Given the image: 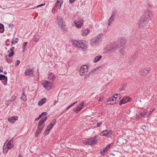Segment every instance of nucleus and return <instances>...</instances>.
<instances>
[{
  "mask_svg": "<svg viewBox=\"0 0 157 157\" xmlns=\"http://www.w3.org/2000/svg\"><path fill=\"white\" fill-rule=\"evenodd\" d=\"M102 36V33H100L96 37H94L92 38L90 41L91 46L93 47L98 45L101 40Z\"/></svg>",
  "mask_w": 157,
  "mask_h": 157,
  "instance_id": "nucleus-1",
  "label": "nucleus"
},
{
  "mask_svg": "<svg viewBox=\"0 0 157 157\" xmlns=\"http://www.w3.org/2000/svg\"><path fill=\"white\" fill-rule=\"evenodd\" d=\"M118 43L114 42L113 44H109V48H108L107 52L108 53H110L115 51L117 48H119L117 45Z\"/></svg>",
  "mask_w": 157,
  "mask_h": 157,
  "instance_id": "nucleus-2",
  "label": "nucleus"
},
{
  "mask_svg": "<svg viewBox=\"0 0 157 157\" xmlns=\"http://www.w3.org/2000/svg\"><path fill=\"white\" fill-rule=\"evenodd\" d=\"M41 84L47 90H51L54 87V85L52 82H49L47 80L42 81Z\"/></svg>",
  "mask_w": 157,
  "mask_h": 157,
  "instance_id": "nucleus-3",
  "label": "nucleus"
},
{
  "mask_svg": "<svg viewBox=\"0 0 157 157\" xmlns=\"http://www.w3.org/2000/svg\"><path fill=\"white\" fill-rule=\"evenodd\" d=\"M56 123V120L55 119H53L51 121L50 124L47 126V128L44 132L45 136L47 135L48 134L50 131Z\"/></svg>",
  "mask_w": 157,
  "mask_h": 157,
  "instance_id": "nucleus-4",
  "label": "nucleus"
},
{
  "mask_svg": "<svg viewBox=\"0 0 157 157\" xmlns=\"http://www.w3.org/2000/svg\"><path fill=\"white\" fill-rule=\"evenodd\" d=\"M151 13L148 10H146L141 18L148 22L151 19Z\"/></svg>",
  "mask_w": 157,
  "mask_h": 157,
  "instance_id": "nucleus-5",
  "label": "nucleus"
},
{
  "mask_svg": "<svg viewBox=\"0 0 157 157\" xmlns=\"http://www.w3.org/2000/svg\"><path fill=\"white\" fill-rule=\"evenodd\" d=\"M88 71V67L86 65H82L79 70V74L82 76L86 75Z\"/></svg>",
  "mask_w": 157,
  "mask_h": 157,
  "instance_id": "nucleus-6",
  "label": "nucleus"
},
{
  "mask_svg": "<svg viewBox=\"0 0 157 157\" xmlns=\"http://www.w3.org/2000/svg\"><path fill=\"white\" fill-rule=\"evenodd\" d=\"M148 21H146V20L143 19L142 18H140L139 22V26L140 28L141 29H143L146 26L148 25Z\"/></svg>",
  "mask_w": 157,
  "mask_h": 157,
  "instance_id": "nucleus-7",
  "label": "nucleus"
},
{
  "mask_svg": "<svg viewBox=\"0 0 157 157\" xmlns=\"http://www.w3.org/2000/svg\"><path fill=\"white\" fill-rule=\"evenodd\" d=\"M131 100V98L129 96H125L120 101L119 105H121L122 104H124L128 101H130Z\"/></svg>",
  "mask_w": 157,
  "mask_h": 157,
  "instance_id": "nucleus-8",
  "label": "nucleus"
},
{
  "mask_svg": "<svg viewBox=\"0 0 157 157\" xmlns=\"http://www.w3.org/2000/svg\"><path fill=\"white\" fill-rule=\"evenodd\" d=\"M115 42L118 43L117 45L119 48L125 44L126 42V40L124 37H121L119 39L118 41H116Z\"/></svg>",
  "mask_w": 157,
  "mask_h": 157,
  "instance_id": "nucleus-9",
  "label": "nucleus"
},
{
  "mask_svg": "<svg viewBox=\"0 0 157 157\" xmlns=\"http://www.w3.org/2000/svg\"><path fill=\"white\" fill-rule=\"evenodd\" d=\"M151 70V67L146 68L145 69H142L140 71V74L142 75L145 76L147 75L148 73L150 72Z\"/></svg>",
  "mask_w": 157,
  "mask_h": 157,
  "instance_id": "nucleus-10",
  "label": "nucleus"
},
{
  "mask_svg": "<svg viewBox=\"0 0 157 157\" xmlns=\"http://www.w3.org/2000/svg\"><path fill=\"white\" fill-rule=\"evenodd\" d=\"M48 119L47 117H45L43 119H41L38 123V125L37 128H39L43 129L44 127H43V124Z\"/></svg>",
  "mask_w": 157,
  "mask_h": 157,
  "instance_id": "nucleus-11",
  "label": "nucleus"
},
{
  "mask_svg": "<svg viewBox=\"0 0 157 157\" xmlns=\"http://www.w3.org/2000/svg\"><path fill=\"white\" fill-rule=\"evenodd\" d=\"M112 131L109 130H104L101 132L100 135L102 136L109 137L112 134Z\"/></svg>",
  "mask_w": 157,
  "mask_h": 157,
  "instance_id": "nucleus-12",
  "label": "nucleus"
},
{
  "mask_svg": "<svg viewBox=\"0 0 157 157\" xmlns=\"http://www.w3.org/2000/svg\"><path fill=\"white\" fill-rule=\"evenodd\" d=\"M147 113V111L145 110L141 112L140 114H136V118L137 120H139L142 118L144 117Z\"/></svg>",
  "mask_w": 157,
  "mask_h": 157,
  "instance_id": "nucleus-13",
  "label": "nucleus"
},
{
  "mask_svg": "<svg viewBox=\"0 0 157 157\" xmlns=\"http://www.w3.org/2000/svg\"><path fill=\"white\" fill-rule=\"evenodd\" d=\"M97 136H95L93 137L90 139H88L89 140V145H92L95 144L97 143L98 140L97 139Z\"/></svg>",
  "mask_w": 157,
  "mask_h": 157,
  "instance_id": "nucleus-14",
  "label": "nucleus"
},
{
  "mask_svg": "<svg viewBox=\"0 0 157 157\" xmlns=\"http://www.w3.org/2000/svg\"><path fill=\"white\" fill-rule=\"evenodd\" d=\"M75 44L77 47L80 48L82 49L85 48L86 46L84 44L82 41H76L75 42Z\"/></svg>",
  "mask_w": 157,
  "mask_h": 157,
  "instance_id": "nucleus-15",
  "label": "nucleus"
},
{
  "mask_svg": "<svg viewBox=\"0 0 157 157\" xmlns=\"http://www.w3.org/2000/svg\"><path fill=\"white\" fill-rule=\"evenodd\" d=\"M83 21L82 20H80L79 21H78L77 22L74 21V23L75 25H73V26H76L78 28H81L82 25H83Z\"/></svg>",
  "mask_w": 157,
  "mask_h": 157,
  "instance_id": "nucleus-16",
  "label": "nucleus"
},
{
  "mask_svg": "<svg viewBox=\"0 0 157 157\" xmlns=\"http://www.w3.org/2000/svg\"><path fill=\"white\" fill-rule=\"evenodd\" d=\"M11 140L9 141H8V140H7L4 144L5 145H6V147H7V148L9 149H11L13 147V145L11 144Z\"/></svg>",
  "mask_w": 157,
  "mask_h": 157,
  "instance_id": "nucleus-17",
  "label": "nucleus"
},
{
  "mask_svg": "<svg viewBox=\"0 0 157 157\" xmlns=\"http://www.w3.org/2000/svg\"><path fill=\"white\" fill-rule=\"evenodd\" d=\"M33 71L32 69L29 68L25 70V75H29L33 74Z\"/></svg>",
  "mask_w": 157,
  "mask_h": 157,
  "instance_id": "nucleus-18",
  "label": "nucleus"
},
{
  "mask_svg": "<svg viewBox=\"0 0 157 157\" xmlns=\"http://www.w3.org/2000/svg\"><path fill=\"white\" fill-rule=\"evenodd\" d=\"M107 104H112L113 105L114 104H115L116 103V99L113 98V97H111L109 98V99L107 101Z\"/></svg>",
  "mask_w": 157,
  "mask_h": 157,
  "instance_id": "nucleus-19",
  "label": "nucleus"
},
{
  "mask_svg": "<svg viewBox=\"0 0 157 157\" xmlns=\"http://www.w3.org/2000/svg\"><path fill=\"white\" fill-rule=\"evenodd\" d=\"M18 119V117L17 116H13L9 117L8 119V121L12 123H13L15 122V121Z\"/></svg>",
  "mask_w": 157,
  "mask_h": 157,
  "instance_id": "nucleus-20",
  "label": "nucleus"
},
{
  "mask_svg": "<svg viewBox=\"0 0 157 157\" xmlns=\"http://www.w3.org/2000/svg\"><path fill=\"white\" fill-rule=\"evenodd\" d=\"M56 78V76L55 75L52 73L51 72L49 74L48 76V79L51 81H53Z\"/></svg>",
  "mask_w": 157,
  "mask_h": 157,
  "instance_id": "nucleus-21",
  "label": "nucleus"
},
{
  "mask_svg": "<svg viewBox=\"0 0 157 157\" xmlns=\"http://www.w3.org/2000/svg\"><path fill=\"white\" fill-rule=\"evenodd\" d=\"M84 105V103L83 102H82L78 106L77 108H76L75 109V111L76 112H78L81 109L83 106Z\"/></svg>",
  "mask_w": 157,
  "mask_h": 157,
  "instance_id": "nucleus-22",
  "label": "nucleus"
},
{
  "mask_svg": "<svg viewBox=\"0 0 157 157\" xmlns=\"http://www.w3.org/2000/svg\"><path fill=\"white\" fill-rule=\"evenodd\" d=\"M25 89H23V92L22 94V95L21 97V98L23 101H25L27 100L26 97V95L25 94L24 91Z\"/></svg>",
  "mask_w": 157,
  "mask_h": 157,
  "instance_id": "nucleus-23",
  "label": "nucleus"
},
{
  "mask_svg": "<svg viewBox=\"0 0 157 157\" xmlns=\"http://www.w3.org/2000/svg\"><path fill=\"white\" fill-rule=\"evenodd\" d=\"M46 99L45 98H42L38 102V105L39 106H41L43 105L46 101Z\"/></svg>",
  "mask_w": 157,
  "mask_h": 157,
  "instance_id": "nucleus-24",
  "label": "nucleus"
},
{
  "mask_svg": "<svg viewBox=\"0 0 157 157\" xmlns=\"http://www.w3.org/2000/svg\"><path fill=\"white\" fill-rule=\"evenodd\" d=\"M135 56H132L130 58L128 61V63L129 64H131L135 61Z\"/></svg>",
  "mask_w": 157,
  "mask_h": 157,
  "instance_id": "nucleus-25",
  "label": "nucleus"
},
{
  "mask_svg": "<svg viewBox=\"0 0 157 157\" xmlns=\"http://www.w3.org/2000/svg\"><path fill=\"white\" fill-rule=\"evenodd\" d=\"M102 57V56L101 55H99L96 56L94 60V62L96 63L98 62Z\"/></svg>",
  "mask_w": 157,
  "mask_h": 157,
  "instance_id": "nucleus-26",
  "label": "nucleus"
},
{
  "mask_svg": "<svg viewBox=\"0 0 157 157\" xmlns=\"http://www.w3.org/2000/svg\"><path fill=\"white\" fill-rule=\"evenodd\" d=\"M4 80L5 81H7V77L4 75L0 74V80Z\"/></svg>",
  "mask_w": 157,
  "mask_h": 157,
  "instance_id": "nucleus-27",
  "label": "nucleus"
},
{
  "mask_svg": "<svg viewBox=\"0 0 157 157\" xmlns=\"http://www.w3.org/2000/svg\"><path fill=\"white\" fill-rule=\"evenodd\" d=\"M59 27H60V29L62 31H65L67 30V29L66 27V26L65 25H63V24L61 25H59Z\"/></svg>",
  "mask_w": 157,
  "mask_h": 157,
  "instance_id": "nucleus-28",
  "label": "nucleus"
},
{
  "mask_svg": "<svg viewBox=\"0 0 157 157\" xmlns=\"http://www.w3.org/2000/svg\"><path fill=\"white\" fill-rule=\"evenodd\" d=\"M115 17H112V16H111L109 19L108 21V26H109L111 24V23L114 20Z\"/></svg>",
  "mask_w": 157,
  "mask_h": 157,
  "instance_id": "nucleus-29",
  "label": "nucleus"
},
{
  "mask_svg": "<svg viewBox=\"0 0 157 157\" xmlns=\"http://www.w3.org/2000/svg\"><path fill=\"white\" fill-rule=\"evenodd\" d=\"M47 113L46 112H44L39 115L38 117L35 118V120L38 121L40 118V117L41 116L43 115L46 116L47 115Z\"/></svg>",
  "mask_w": 157,
  "mask_h": 157,
  "instance_id": "nucleus-30",
  "label": "nucleus"
},
{
  "mask_svg": "<svg viewBox=\"0 0 157 157\" xmlns=\"http://www.w3.org/2000/svg\"><path fill=\"white\" fill-rule=\"evenodd\" d=\"M57 21L59 24V25H61L63 24V20L60 18H58L57 20Z\"/></svg>",
  "mask_w": 157,
  "mask_h": 157,
  "instance_id": "nucleus-31",
  "label": "nucleus"
},
{
  "mask_svg": "<svg viewBox=\"0 0 157 157\" xmlns=\"http://www.w3.org/2000/svg\"><path fill=\"white\" fill-rule=\"evenodd\" d=\"M4 26L1 23H0V33H2L4 32Z\"/></svg>",
  "mask_w": 157,
  "mask_h": 157,
  "instance_id": "nucleus-32",
  "label": "nucleus"
},
{
  "mask_svg": "<svg viewBox=\"0 0 157 157\" xmlns=\"http://www.w3.org/2000/svg\"><path fill=\"white\" fill-rule=\"evenodd\" d=\"M42 129L41 128L39 129L38 128H37V130L35 133V136H37L41 132Z\"/></svg>",
  "mask_w": 157,
  "mask_h": 157,
  "instance_id": "nucleus-33",
  "label": "nucleus"
},
{
  "mask_svg": "<svg viewBox=\"0 0 157 157\" xmlns=\"http://www.w3.org/2000/svg\"><path fill=\"white\" fill-rule=\"evenodd\" d=\"M7 147H6V145L4 144L3 147V153H5L7 152L8 149H8Z\"/></svg>",
  "mask_w": 157,
  "mask_h": 157,
  "instance_id": "nucleus-34",
  "label": "nucleus"
},
{
  "mask_svg": "<svg viewBox=\"0 0 157 157\" xmlns=\"http://www.w3.org/2000/svg\"><path fill=\"white\" fill-rule=\"evenodd\" d=\"M127 86V84H124L122 86H121V88L119 89V90L120 91H122L124 90L126 87Z\"/></svg>",
  "mask_w": 157,
  "mask_h": 157,
  "instance_id": "nucleus-35",
  "label": "nucleus"
},
{
  "mask_svg": "<svg viewBox=\"0 0 157 157\" xmlns=\"http://www.w3.org/2000/svg\"><path fill=\"white\" fill-rule=\"evenodd\" d=\"M96 69H94V70L90 72L88 75V76L90 77L91 76V75H93V74L95 72H96Z\"/></svg>",
  "mask_w": 157,
  "mask_h": 157,
  "instance_id": "nucleus-36",
  "label": "nucleus"
},
{
  "mask_svg": "<svg viewBox=\"0 0 157 157\" xmlns=\"http://www.w3.org/2000/svg\"><path fill=\"white\" fill-rule=\"evenodd\" d=\"M89 33V31L88 30H85L84 31L82 35L84 36H86Z\"/></svg>",
  "mask_w": 157,
  "mask_h": 157,
  "instance_id": "nucleus-37",
  "label": "nucleus"
},
{
  "mask_svg": "<svg viewBox=\"0 0 157 157\" xmlns=\"http://www.w3.org/2000/svg\"><path fill=\"white\" fill-rule=\"evenodd\" d=\"M7 53H8V56L9 57H10L12 56L14 54V52H10V51H8L7 52Z\"/></svg>",
  "mask_w": 157,
  "mask_h": 157,
  "instance_id": "nucleus-38",
  "label": "nucleus"
},
{
  "mask_svg": "<svg viewBox=\"0 0 157 157\" xmlns=\"http://www.w3.org/2000/svg\"><path fill=\"white\" fill-rule=\"evenodd\" d=\"M77 101H76L75 102H74L71 105H70L68 107H67L66 108V109L67 110L69 109L70 108H71V107L73 106V105H74L76 104L77 103Z\"/></svg>",
  "mask_w": 157,
  "mask_h": 157,
  "instance_id": "nucleus-39",
  "label": "nucleus"
},
{
  "mask_svg": "<svg viewBox=\"0 0 157 157\" xmlns=\"http://www.w3.org/2000/svg\"><path fill=\"white\" fill-rule=\"evenodd\" d=\"M27 44V42H24L23 43V46H22V48L23 50H24L26 48V46Z\"/></svg>",
  "mask_w": 157,
  "mask_h": 157,
  "instance_id": "nucleus-40",
  "label": "nucleus"
},
{
  "mask_svg": "<svg viewBox=\"0 0 157 157\" xmlns=\"http://www.w3.org/2000/svg\"><path fill=\"white\" fill-rule=\"evenodd\" d=\"M89 140L88 139L84 140L83 141V143L84 144H85L89 145Z\"/></svg>",
  "mask_w": 157,
  "mask_h": 157,
  "instance_id": "nucleus-41",
  "label": "nucleus"
},
{
  "mask_svg": "<svg viewBox=\"0 0 157 157\" xmlns=\"http://www.w3.org/2000/svg\"><path fill=\"white\" fill-rule=\"evenodd\" d=\"M16 99V97L15 96H13L11 98L9 99V101H13L15 100Z\"/></svg>",
  "mask_w": 157,
  "mask_h": 157,
  "instance_id": "nucleus-42",
  "label": "nucleus"
},
{
  "mask_svg": "<svg viewBox=\"0 0 157 157\" xmlns=\"http://www.w3.org/2000/svg\"><path fill=\"white\" fill-rule=\"evenodd\" d=\"M105 151L104 149L103 150H101L100 151V153L102 155L104 156V153H105Z\"/></svg>",
  "mask_w": 157,
  "mask_h": 157,
  "instance_id": "nucleus-43",
  "label": "nucleus"
},
{
  "mask_svg": "<svg viewBox=\"0 0 157 157\" xmlns=\"http://www.w3.org/2000/svg\"><path fill=\"white\" fill-rule=\"evenodd\" d=\"M120 94H116L115 95L113 96V97H114L115 98V99H116L117 98V97L118 96H119V98H120Z\"/></svg>",
  "mask_w": 157,
  "mask_h": 157,
  "instance_id": "nucleus-44",
  "label": "nucleus"
},
{
  "mask_svg": "<svg viewBox=\"0 0 157 157\" xmlns=\"http://www.w3.org/2000/svg\"><path fill=\"white\" fill-rule=\"evenodd\" d=\"M62 2H61V3H60V2H58L57 4V2H56V6H61V4H62Z\"/></svg>",
  "mask_w": 157,
  "mask_h": 157,
  "instance_id": "nucleus-45",
  "label": "nucleus"
},
{
  "mask_svg": "<svg viewBox=\"0 0 157 157\" xmlns=\"http://www.w3.org/2000/svg\"><path fill=\"white\" fill-rule=\"evenodd\" d=\"M39 40V38L35 37L33 39V40L34 42H37Z\"/></svg>",
  "mask_w": 157,
  "mask_h": 157,
  "instance_id": "nucleus-46",
  "label": "nucleus"
},
{
  "mask_svg": "<svg viewBox=\"0 0 157 157\" xmlns=\"http://www.w3.org/2000/svg\"><path fill=\"white\" fill-rule=\"evenodd\" d=\"M20 63V61L19 60H17L15 63V65L17 66V65H19Z\"/></svg>",
  "mask_w": 157,
  "mask_h": 157,
  "instance_id": "nucleus-47",
  "label": "nucleus"
},
{
  "mask_svg": "<svg viewBox=\"0 0 157 157\" xmlns=\"http://www.w3.org/2000/svg\"><path fill=\"white\" fill-rule=\"evenodd\" d=\"M120 51V53L122 54H123L124 53V49H123L122 48V49H121Z\"/></svg>",
  "mask_w": 157,
  "mask_h": 157,
  "instance_id": "nucleus-48",
  "label": "nucleus"
},
{
  "mask_svg": "<svg viewBox=\"0 0 157 157\" xmlns=\"http://www.w3.org/2000/svg\"><path fill=\"white\" fill-rule=\"evenodd\" d=\"M6 60L7 63H11V61L9 59H8V58H6Z\"/></svg>",
  "mask_w": 157,
  "mask_h": 157,
  "instance_id": "nucleus-49",
  "label": "nucleus"
},
{
  "mask_svg": "<svg viewBox=\"0 0 157 157\" xmlns=\"http://www.w3.org/2000/svg\"><path fill=\"white\" fill-rule=\"evenodd\" d=\"M110 148V146L109 145H107V146L104 149L105 150V151H107Z\"/></svg>",
  "mask_w": 157,
  "mask_h": 157,
  "instance_id": "nucleus-50",
  "label": "nucleus"
},
{
  "mask_svg": "<svg viewBox=\"0 0 157 157\" xmlns=\"http://www.w3.org/2000/svg\"><path fill=\"white\" fill-rule=\"evenodd\" d=\"M15 48L14 47H13L11 49H10V50L11 52H14L13 50Z\"/></svg>",
  "mask_w": 157,
  "mask_h": 157,
  "instance_id": "nucleus-51",
  "label": "nucleus"
},
{
  "mask_svg": "<svg viewBox=\"0 0 157 157\" xmlns=\"http://www.w3.org/2000/svg\"><path fill=\"white\" fill-rule=\"evenodd\" d=\"M17 42V40H12V44L14 43H16Z\"/></svg>",
  "mask_w": 157,
  "mask_h": 157,
  "instance_id": "nucleus-52",
  "label": "nucleus"
},
{
  "mask_svg": "<svg viewBox=\"0 0 157 157\" xmlns=\"http://www.w3.org/2000/svg\"><path fill=\"white\" fill-rule=\"evenodd\" d=\"M102 124V123H99L97 125V127H100L101 125Z\"/></svg>",
  "mask_w": 157,
  "mask_h": 157,
  "instance_id": "nucleus-53",
  "label": "nucleus"
},
{
  "mask_svg": "<svg viewBox=\"0 0 157 157\" xmlns=\"http://www.w3.org/2000/svg\"><path fill=\"white\" fill-rule=\"evenodd\" d=\"M75 1V0H69V2L71 3H73Z\"/></svg>",
  "mask_w": 157,
  "mask_h": 157,
  "instance_id": "nucleus-54",
  "label": "nucleus"
},
{
  "mask_svg": "<svg viewBox=\"0 0 157 157\" xmlns=\"http://www.w3.org/2000/svg\"><path fill=\"white\" fill-rule=\"evenodd\" d=\"M115 14V12L114 11H113L112 12V14L111 16H112V17H113V16Z\"/></svg>",
  "mask_w": 157,
  "mask_h": 157,
  "instance_id": "nucleus-55",
  "label": "nucleus"
},
{
  "mask_svg": "<svg viewBox=\"0 0 157 157\" xmlns=\"http://www.w3.org/2000/svg\"><path fill=\"white\" fill-rule=\"evenodd\" d=\"M45 4H40V5H38L37 6V7H39L40 6H43Z\"/></svg>",
  "mask_w": 157,
  "mask_h": 157,
  "instance_id": "nucleus-56",
  "label": "nucleus"
},
{
  "mask_svg": "<svg viewBox=\"0 0 157 157\" xmlns=\"http://www.w3.org/2000/svg\"><path fill=\"white\" fill-rule=\"evenodd\" d=\"M8 25L9 28L12 27L13 26V25L11 24H9Z\"/></svg>",
  "mask_w": 157,
  "mask_h": 157,
  "instance_id": "nucleus-57",
  "label": "nucleus"
},
{
  "mask_svg": "<svg viewBox=\"0 0 157 157\" xmlns=\"http://www.w3.org/2000/svg\"><path fill=\"white\" fill-rule=\"evenodd\" d=\"M113 145V144L111 143V144H108V145H109L110 146V147L111 146H112Z\"/></svg>",
  "mask_w": 157,
  "mask_h": 157,
  "instance_id": "nucleus-58",
  "label": "nucleus"
},
{
  "mask_svg": "<svg viewBox=\"0 0 157 157\" xmlns=\"http://www.w3.org/2000/svg\"><path fill=\"white\" fill-rule=\"evenodd\" d=\"M2 68H3L2 67V68H1V69H1V70L0 69V73L2 72V71H3Z\"/></svg>",
  "mask_w": 157,
  "mask_h": 157,
  "instance_id": "nucleus-59",
  "label": "nucleus"
},
{
  "mask_svg": "<svg viewBox=\"0 0 157 157\" xmlns=\"http://www.w3.org/2000/svg\"><path fill=\"white\" fill-rule=\"evenodd\" d=\"M57 102V101L56 100H55L54 103V105H55L56 104V103Z\"/></svg>",
  "mask_w": 157,
  "mask_h": 157,
  "instance_id": "nucleus-60",
  "label": "nucleus"
},
{
  "mask_svg": "<svg viewBox=\"0 0 157 157\" xmlns=\"http://www.w3.org/2000/svg\"><path fill=\"white\" fill-rule=\"evenodd\" d=\"M60 0H57V4L58 3V2H60Z\"/></svg>",
  "mask_w": 157,
  "mask_h": 157,
  "instance_id": "nucleus-61",
  "label": "nucleus"
},
{
  "mask_svg": "<svg viewBox=\"0 0 157 157\" xmlns=\"http://www.w3.org/2000/svg\"><path fill=\"white\" fill-rule=\"evenodd\" d=\"M18 157H22V156L21 155H19Z\"/></svg>",
  "mask_w": 157,
  "mask_h": 157,
  "instance_id": "nucleus-62",
  "label": "nucleus"
},
{
  "mask_svg": "<svg viewBox=\"0 0 157 157\" xmlns=\"http://www.w3.org/2000/svg\"><path fill=\"white\" fill-rule=\"evenodd\" d=\"M143 127H146V125H144L143 126Z\"/></svg>",
  "mask_w": 157,
  "mask_h": 157,
  "instance_id": "nucleus-63",
  "label": "nucleus"
},
{
  "mask_svg": "<svg viewBox=\"0 0 157 157\" xmlns=\"http://www.w3.org/2000/svg\"><path fill=\"white\" fill-rule=\"evenodd\" d=\"M4 73L5 74H6V73H7V72H4Z\"/></svg>",
  "mask_w": 157,
  "mask_h": 157,
  "instance_id": "nucleus-64",
  "label": "nucleus"
}]
</instances>
